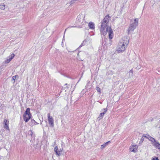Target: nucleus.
Segmentation results:
<instances>
[{"mask_svg":"<svg viewBox=\"0 0 160 160\" xmlns=\"http://www.w3.org/2000/svg\"><path fill=\"white\" fill-rule=\"evenodd\" d=\"M96 89L98 92H99L100 93H101V89L99 87H97L96 88Z\"/></svg>","mask_w":160,"mask_h":160,"instance_id":"24","label":"nucleus"},{"mask_svg":"<svg viewBox=\"0 0 160 160\" xmlns=\"http://www.w3.org/2000/svg\"><path fill=\"white\" fill-rule=\"evenodd\" d=\"M48 115L49 123L50 126L52 127L54 126L53 119L52 117H50L49 113H48Z\"/></svg>","mask_w":160,"mask_h":160,"instance_id":"5","label":"nucleus"},{"mask_svg":"<svg viewBox=\"0 0 160 160\" xmlns=\"http://www.w3.org/2000/svg\"><path fill=\"white\" fill-rule=\"evenodd\" d=\"M58 147L56 146L54 148L55 152L56 153V154L58 155V156H60L61 155L60 152L62 151V149H60L58 151Z\"/></svg>","mask_w":160,"mask_h":160,"instance_id":"8","label":"nucleus"},{"mask_svg":"<svg viewBox=\"0 0 160 160\" xmlns=\"http://www.w3.org/2000/svg\"><path fill=\"white\" fill-rule=\"evenodd\" d=\"M66 29H65V32L66 31Z\"/></svg>","mask_w":160,"mask_h":160,"instance_id":"31","label":"nucleus"},{"mask_svg":"<svg viewBox=\"0 0 160 160\" xmlns=\"http://www.w3.org/2000/svg\"><path fill=\"white\" fill-rule=\"evenodd\" d=\"M67 84L66 83L65 84L64 86H67Z\"/></svg>","mask_w":160,"mask_h":160,"instance_id":"28","label":"nucleus"},{"mask_svg":"<svg viewBox=\"0 0 160 160\" xmlns=\"http://www.w3.org/2000/svg\"><path fill=\"white\" fill-rule=\"evenodd\" d=\"M109 18H110V17L109 15H106L103 19L102 22H101V27L100 30L101 32V34L102 35H103L104 36L106 35L107 32L108 27H109L108 26L107 24L109 22Z\"/></svg>","mask_w":160,"mask_h":160,"instance_id":"1","label":"nucleus"},{"mask_svg":"<svg viewBox=\"0 0 160 160\" xmlns=\"http://www.w3.org/2000/svg\"><path fill=\"white\" fill-rule=\"evenodd\" d=\"M76 20L78 22H80L82 20V19L81 18L80 16H78Z\"/></svg>","mask_w":160,"mask_h":160,"instance_id":"15","label":"nucleus"},{"mask_svg":"<svg viewBox=\"0 0 160 160\" xmlns=\"http://www.w3.org/2000/svg\"><path fill=\"white\" fill-rule=\"evenodd\" d=\"M15 56V55L14 54L12 53L11 55V57L9 58V59H7L5 60V63H8L12 59V58H14Z\"/></svg>","mask_w":160,"mask_h":160,"instance_id":"11","label":"nucleus"},{"mask_svg":"<svg viewBox=\"0 0 160 160\" xmlns=\"http://www.w3.org/2000/svg\"><path fill=\"white\" fill-rule=\"evenodd\" d=\"M88 26L89 28L91 29H94L95 28L94 24L92 22H90L88 23Z\"/></svg>","mask_w":160,"mask_h":160,"instance_id":"12","label":"nucleus"},{"mask_svg":"<svg viewBox=\"0 0 160 160\" xmlns=\"http://www.w3.org/2000/svg\"><path fill=\"white\" fill-rule=\"evenodd\" d=\"M133 71L132 69L131 70H130V72H131L132 73L131 76H132V75L133 74Z\"/></svg>","mask_w":160,"mask_h":160,"instance_id":"27","label":"nucleus"},{"mask_svg":"<svg viewBox=\"0 0 160 160\" xmlns=\"http://www.w3.org/2000/svg\"><path fill=\"white\" fill-rule=\"evenodd\" d=\"M110 142V141H109L107 142L106 143H105L104 144H102L101 146V149H103V148H105L106 146L108 145V143Z\"/></svg>","mask_w":160,"mask_h":160,"instance_id":"14","label":"nucleus"},{"mask_svg":"<svg viewBox=\"0 0 160 160\" xmlns=\"http://www.w3.org/2000/svg\"><path fill=\"white\" fill-rule=\"evenodd\" d=\"M16 77L18 78V75H16L12 77V79L13 80H15Z\"/></svg>","mask_w":160,"mask_h":160,"instance_id":"25","label":"nucleus"},{"mask_svg":"<svg viewBox=\"0 0 160 160\" xmlns=\"http://www.w3.org/2000/svg\"><path fill=\"white\" fill-rule=\"evenodd\" d=\"M148 137L150 138L149 139V140H150L152 142H153V143L156 142V141L155 140V139L153 138L152 137L148 135Z\"/></svg>","mask_w":160,"mask_h":160,"instance_id":"16","label":"nucleus"},{"mask_svg":"<svg viewBox=\"0 0 160 160\" xmlns=\"http://www.w3.org/2000/svg\"><path fill=\"white\" fill-rule=\"evenodd\" d=\"M4 128L8 130L9 129L8 127V121L7 120L4 119Z\"/></svg>","mask_w":160,"mask_h":160,"instance_id":"9","label":"nucleus"},{"mask_svg":"<svg viewBox=\"0 0 160 160\" xmlns=\"http://www.w3.org/2000/svg\"><path fill=\"white\" fill-rule=\"evenodd\" d=\"M30 110L29 108H27L23 114V120L26 122H28L31 117L32 115L30 112Z\"/></svg>","mask_w":160,"mask_h":160,"instance_id":"3","label":"nucleus"},{"mask_svg":"<svg viewBox=\"0 0 160 160\" xmlns=\"http://www.w3.org/2000/svg\"><path fill=\"white\" fill-rule=\"evenodd\" d=\"M134 29L130 26L128 30V34H130L131 32H132Z\"/></svg>","mask_w":160,"mask_h":160,"instance_id":"13","label":"nucleus"},{"mask_svg":"<svg viewBox=\"0 0 160 160\" xmlns=\"http://www.w3.org/2000/svg\"><path fill=\"white\" fill-rule=\"evenodd\" d=\"M87 42V41L86 40H84L83 42H82V43L79 46V47L78 48H81V47H82V46L85 45L86 42Z\"/></svg>","mask_w":160,"mask_h":160,"instance_id":"17","label":"nucleus"},{"mask_svg":"<svg viewBox=\"0 0 160 160\" xmlns=\"http://www.w3.org/2000/svg\"><path fill=\"white\" fill-rule=\"evenodd\" d=\"M28 134L31 136V137H32L33 136V132L32 130H30L28 131Z\"/></svg>","mask_w":160,"mask_h":160,"instance_id":"22","label":"nucleus"},{"mask_svg":"<svg viewBox=\"0 0 160 160\" xmlns=\"http://www.w3.org/2000/svg\"><path fill=\"white\" fill-rule=\"evenodd\" d=\"M31 125H33V124H31Z\"/></svg>","mask_w":160,"mask_h":160,"instance_id":"30","label":"nucleus"},{"mask_svg":"<svg viewBox=\"0 0 160 160\" xmlns=\"http://www.w3.org/2000/svg\"><path fill=\"white\" fill-rule=\"evenodd\" d=\"M128 40H127L125 42H119L118 44V52H122L125 51L127 45L128 43Z\"/></svg>","mask_w":160,"mask_h":160,"instance_id":"2","label":"nucleus"},{"mask_svg":"<svg viewBox=\"0 0 160 160\" xmlns=\"http://www.w3.org/2000/svg\"><path fill=\"white\" fill-rule=\"evenodd\" d=\"M138 146L136 145H133L129 148L130 151L136 152L137 151Z\"/></svg>","mask_w":160,"mask_h":160,"instance_id":"7","label":"nucleus"},{"mask_svg":"<svg viewBox=\"0 0 160 160\" xmlns=\"http://www.w3.org/2000/svg\"><path fill=\"white\" fill-rule=\"evenodd\" d=\"M152 160H159V159H158V158L156 157H155L154 158H152Z\"/></svg>","mask_w":160,"mask_h":160,"instance_id":"26","label":"nucleus"},{"mask_svg":"<svg viewBox=\"0 0 160 160\" xmlns=\"http://www.w3.org/2000/svg\"><path fill=\"white\" fill-rule=\"evenodd\" d=\"M31 123L33 125H36L38 124L33 119H31Z\"/></svg>","mask_w":160,"mask_h":160,"instance_id":"18","label":"nucleus"},{"mask_svg":"<svg viewBox=\"0 0 160 160\" xmlns=\"http://www.w3.org/2000/svg\"><path fill=\"white\" fill-rule=\"evenodd\" d=\"M5 5L4 4H0V8L2 10H4L5 8Z\"/></svg>","mask_w":160,"mask_h":160,"instance_id":"19","label":"nucleus"},{"mask_svg":"<svg viewBox=\"0 0 160 160\" xmlns=\"http://www.w3.org/2000/svg\"><path fill=\"white\" fill-rule=\"evenodd\" d=\"M107 110H108V109L107 108H103V109H102L101 110V111L102 112H103L102 113H104V114H105L106 113V112H107Z\"/></svg>","mask_w":160,"mask_h":160,"instance_id":"23","label":"nucleus"},{"mask_svg":"<svg viewBox=\"0 0 160 160\" xmlns=\"http://www.w3.org/2000/svg\"><path fill=\"white\" fill-rule=\"evenodd\" d=\"M104 113H101L99 115V117L98 118H100V119L102 118H103V116H104Z\"/></svg>","mask_w":160,"mask_h":160,"instance_id":"20","label":"nucleus"},{"mask_svg":"<svg viewBox=\"0 0 160 160\" xmlns=\"http://www.w3.org/2000/svg\"><path fill=\"white\" fill-rule=\"evenodd\" d=\"M138 19L135 18L134 20V22L130 24V26L135 29L138 25Z\"/></svg>","mask_w":160,"mask_h":160,"instance_id":"4","label":"nucleus"},{"mask_svg":"<svg viewBox=\"0 0 160 160\" xmlns=\"http://www.w3.org/2000/svg\"><path fill=\"white\" fill-rule=\"evenodd\" d=\"M145 137H146L145 136H144V135H143V136L142 137V138H141L140 141V142H139L140 143H142L143 142V141L144 140Z\"/></svg>","mask_w":160,"mask_h":160,"instance_id":"21","label":"nucleus"},{"mask_svg":"<svg viewBox=\"0 0 160 160\" xmlns=\"http://www.w3.org/2000/svg\"><path fill=\"white\" fill-rule=\"evenodd\" d=\"M108 32L109 38L110 39H111L113 37V31L110 27H108V29L107 32Z\"/></svg>","mask_w":160,"mask_h":160,"instance_id":"6","label":"nucleus"},{"mask_svg":"<svg viewBox=\"0 0 160 160\" xmlns=\"http://www.w3.org/2000/svg\"><path fill=\"white\" fill-rule=\"evenodd\" d=\"M153 120V119H152V120H151V121H152Z\"/></svg>","mask_w":160,"mask_h":160,"instance_id":"29","label":"nucleus"},{"mask_svg":"<svg viewBox=\"0 0 160 160\" xmlns=\"http://www.w3.org/2000/svg\"><path fill=\"white\" fill-rule=\"evenodd\" d=\"M156 148L159 149H160V144L158 142L156 141V142H154L153 144Z\"/></svg>","mask_w":160,"mask_h":160,"instance_id":"10","label":"nucleus"}]
</instances>
